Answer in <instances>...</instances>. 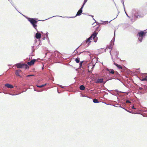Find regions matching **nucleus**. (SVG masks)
<instances>
[{
	"instance_id": "obj_7",
	"label": "nucleus",
	"mask_w": 147,
	"mask_h": 147,
	"mask_svg": "<svg viewBox=\"0 0 147 147\" xmlns=\"http://www.w3.org/2000/svg\"><path fill=\"white\" fill-rule=\"evenodd\" d=\"M83 7V5H82L80 10L78 11L76 16H80L82 12V8Z\"/></svg>"
},
{
	"instance_id": "obj_10",
	"label": "nucleus",
	"mask_w": 147,
	"mask_h": 147,
	"mask_svg": "<svg viewBox=\"0 0 147 147\" xmlns=\"http://www.w3.org/2000/svg\"><path fill=\"white\" fill-rule=\"evenodd\" d=\"M5 86L8 88H13V85L9 84H5Z\"/></svg>"
},
{
	"instance_id": "obj_26",
	"label": "nucleus",
	"mask_w": 147,
	"mask_h": 147,
	"mask_svg": "<svg viewBox=\"0 0 147 147\" xmlns=\"http://www.w3.org/2000/svg\"><path fill=\"white\" fill-rule=\"evenodd\" d=\"M146 81H147V80H146Z\"/></svg>"
},
{
	"instance_id": "obj_15",
	"label": "nucleus",
	"mask_w": 147,
	"mask_h": 147,
	"mask_svg": "<svg viewBox=\"0 0 147 147\" xmlns=\"http://www.w3.org/2000/svg\"><path fill=\"white\" fill-rule=\"evenodd\" d=\"M93 102L94 103H98V100L96 99H93Z\"/></svg>"
},
{
	"instance_id": "obj_12",
	"label": "nucleus",
	"mask_w": 147,
	"mask_h": 147,
	"mask_svg": "<svg viewBox=\"0 0 147 147\" xmlns=\"http://www.w3.org/2000/svg\"><path fill=\"white\" fill-rule=\"evenodd\" d=\"M114 64L117 66V67L119 69H122V66H121L120 65H118L117 63H114Z\"/></svg>"
},
{
	"instance_id": "obj_24",
	"label": "nucleus",
	"mask_w": 147,
	"mask_h": 147,
	"mask_svg": "<svg viewBox=\"0 0 147 147\" xmlns=\"http://www.w3.org/2000/svg\"><path fill=\"white\" fill-rule=\"evenodd\" d=\"M115 74H118V72L117 71H115Z\"/></svg>"
},
{
	"instance_id": "obj_9",
	"label": "nucleus",
	"mask_w": 147,
	"mask_h": 147,
	"mask_svg": "<svg viewBox=\"0 0 147 147\" xmlns=\"http://www.w3.org/2000/svg\"><path fill=\"white\" fill-rule=\"evenodd\" d=\"M41 34L38 32H37L36 34L35 37L36 38L38 39L41 38Z\"/></svg>"
},
{
	"instance_id": "obj_23",
	"label": "nucleus",
	"mask_w": 147,
	"mask_h": 147,
	"mask_svg": "<svg viewBox=\"0 0 147 147\" xmlns=\"http://www.w3.org/2000/svg\"><path fill=\"white\" fill-rule=\"evenodd\" d=\"M132 108L133 109H136V108H135L134 106H133L132 107Z\"/></svg>"
},
{
	"instance_id": "obj_8",
	"label": "nucleus",
	"mask_w": 147,
	"mask_h": 147,
	"mask_svg": "<svg viewBox=\"0 0 147 147\" xmlns=\"http://www.w3.org/2000/svg\"><path fill=\"white\" fill-rule=\"evenodd\" d=\"M103 82V78H100L98 79L95 82L96 83H102Z\"/></svg>"
},
{
	"instance_id": "obj_11",
	"label": "nucleus",
	"mask_w": 147,
	"mask_h": 147,
	"mask_svg": "<svg viewBox=\"0 0 147 147\" xmlns=\"http://www.w3.org/2000/svg\"><path fill=\"white\" fill-rule=\"evenodd\" d=\"M107 70L108 71L109 73H110L112 74H114L115 73V71L113 69H107Z\"/></svg>"
},
{
	"instance_id": "obj_21",
	"label": "nucleus",
	"mask_w": 147,
	"mask_h": 147,
	"mask_svg": "<svg viewBox=\"0 0 147 147\" xmlns=\"http://www.w3.org/2000/svg\"><path fill=\"white\" fill-rule=\"evenodd\" d=\"M46 85V84H43V85H41V86H42V88L43 87H44V86H45Z\"/></svg>"
},
{
	"instance_id": "obj_5",
	"label": "nucleus",
	"mask_w": 147,
	"mask_h": 147,
	"mask_svg": "<svg viewBox=\"0 0 147 147\" xmlns=\"http://www.w3.org/2000/svg\"><path fill=\"white\" fill-rule=\"evenodd\" d=\"M36 60L33 59L31 60L30 62H28L27 63V64L29 65H32L34 64Z\"/></svg>"
},
{
	"instance_id": "obj_20",
	"label": "nucleus",
	"mask_w": 147,
	"mask_h": 147,
	"mask_svg": "<svg viewBox=\"0 0 147 147\" xmlns=\"http://www.w3.org/2000/svg\"><path fill=\"white\" fill-rule=\"evenodd\" d=\"M126 103H131V102L129 100H127L126 101Z\"/></svg>"
},
{
	"instance_id": "obj_13",
	"label": "nucleus",
	"mask_w": 147,
	"mask_h": 147,
	"mask_svg": "<svg viewBox=\"0 0 147 147\" xmlns=\"http://www.w3.org/2000/svg\"><path fill=\"white\" fill-rule=\"evenodd\" d=\"M80 88L81 90H84L85 89V87L84 86L82 85L80 86Z\"/></svg>"
},
{
	"instance_id": "obj_2",
	"label": "nucleus",
	"mask_w": 147,
	"mask_h": 147,
	"mask_svg": "<svg viewBox=\"0 0 147 147\" xmlns=\"http://www.w3.org/2000/svg\"><path fill=\"white\" fill-rule=\"evenodd\" d=\"M28 20L32 24L33 27L35 29H36V27H37V25L36 24L37 23V21H36L34 19L31 18H28Z\"/></svg>"
},
{
	"instance_id": "obj_19",
	"label": "nucleus",
	"mask_w": 147,
	"mask_h": 147,
	"mask_svg": "<svg viewBox=\"0 0 147 147\" xmlns=\"http://www.w3.org/2000/svg\"><path fill=\"white\" fill-rule=\"evenodd\" d=\"M87 1H88V0H84L83 4L82 5H83V6H84V4Z\"/></svg>"
},
{
	"instance_id": "obj_14",
	"label": "nucleus",
	"mask_w": 147,
	"mask_h": 147,
	"mask_svg": "<svg viewBox=\"0 0 147 147\" xmlns=\"http://www.w3.org/2000/svg\"><path fill=\"white\" fill-rule=\"evenodd\" d=\"M75 61L77 63H78L80 62V58L78 57L75 59Z\"/></svg>"
},
{
	"instance_id": "obj_6",
	"label": "nucleus",
	"mask_w": 147,
	"mask_h": 147,
	"mask_svg": "<svg viewBox=\"0 0 147 147\" xmlns=\"http://www.w3.org/2000/svg\"><path fill=\"white\" fill-rule=\"evenodd\" d=\"M21 72V71L20 69L16 70V71L15 74L16 76H18L20 78H22V76L20 75V74Z\"/></svg>"
},
{
	"instance_id": "obj_18",
	"label": "nucleus",
	"mask_w": 147,
	"mask_h": 147,
	"mask_svg": "<svg viewBox=\"0 0 147 147\" xmlns=\"http://www.w3.org/2000/svg\"><path fill=\"white\" fill-rule=\"evenodd\" d=\"M34 76V75H28L27 76H26V77H30V76Z\"/></svg>"
},
{
	"instance_id": "obj_16",
	"label": "nucleus",
	"mask_w": 147,
	"mask_h": 147,
	"mask_svg": "<svg viewBox=\"0 0 147 147\" xmlns=\"http://www.w3.org/2000/svg\"><path fill=\"white\" fill-rule=\"evenodd\" d=\"M147 80V76H146V77L143 78L142 80V81H146Z\"/></svg>"
},
{
	"instance_id": "obj_25",
	"label": "nucleus",
	"mask_w": 147,
	"mask_h": 147,
	"mask_svg": "<svg viewBox=\"0 0 147 147\" xmlns=\"http://www.w3.org/2000/svg\"><path fill=\"white\" fill-rule=\"evenodd\" d=\"M128 112H129V113H131V111H128Z\"/></svg>"
},
{
	"instance_id": "obj_17",
	"label": "nucleus",
	"mask_w": 147,
	"mask_h": 147,
	"mask_svg": "<svg viewBox=\"0 0 147 147\" xmlns=\"http://www.w3.org/2000/svg\"><path fill=\"white\" fill-rule=\"evenodd\" d=\"M83 61H81L80 63V67H81V66H82V63H83Z\"/></svg>"
},
{
	"instance_id": "obj_4",
	"label": "nucleus",
	"mask_w": 147,
	"mask_h": 147,
	"mask_svg": "<svg viewBox=\"0 0 147 147\" xmlns=\"http://www.w3.org/2000/svg\"><path fill=\"white\" fill-rule=\"evenodd\" d=\"M16 66L18 68H22L26 67L27 68L28 65L25 64H21L20 63L16 64Z\"/></svg>"
},
{
	"instance_id": "obj_3",
	"label": "nucleus",
	"mask_w": 147,
	"mask_h": 147,
	"mask_svg": "<svg viewBox=\"0 0 147 147\" xmlns=\"http://www.w3.org/2000/svg\"><path fill=\"white\" fill-rule=\"evenodd\" d=\"M146 33L143 31H140L138 33L137 35L139 36L138 40L140 42L142 41L143 37L145 36Z\"/></svg>"
},
{
	"instance_id": "obj_22",
	"label": "nucleus",
	"mask_w": 147,
	"mask_h": 147,
	"mask_svg": "<svg viewBox=\"0 0 147 147\" xmlns=\"http://www.w3.org/2000/svg\"><path fill=\"white\" fill-rule=\"evenodd\" d=\"M37 87H39V88H42V86L41 85L39 86V85H37Z\"/></svg>"
},
{
	"instance_id": "obj_1",
	"label": "nucleus",
	"mask_w": 147,
	"mask_h": 147,
	"mask_svg": "<svg viewBox=\"0 0 147 147\" xmlns=\"http://www.w3.org/2000/svg\"><path fill=\"white\" fill-rule=\"evenodd\" d=\"M98 32V30L96 29L91 36L86 40V43H88V45L91 41V40L93 39L94 40L95 42H96V40L94 39V38L96 37V36Z\"/></svg>"
}]
</instances>
